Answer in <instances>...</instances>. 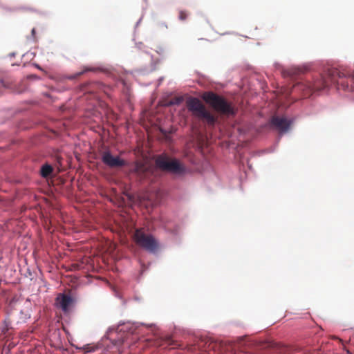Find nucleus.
I'll list each match as a JSON object with an SVG mask.
<instances>
[{"label":"nucleus","instance_id":"obj_1","mask_svg":"<svg viewBox=\"0 0 354 354\" xmlns=\"http://www.w3.org/2000/svg\"><path fill=\"white\" fill-rule=\"evenodd\" d=\"M329 84H335L338 89L354 90V73L341 71L337 68L328 70L327 77L321 76L313 82H299L294 85V91H300L304 97L311 95L313 92L320 91L327 88Z\"/></svg>","mask_w":354,"mask_h":354},{"label":"nucleus","instance_id":"obj_2","mask_svg":"<svg viewBox=\"0 0 354 354\" xmlns=\"http://www.w3.org/2000/svg\"><path fill=\"white\" fill-rule=\"evenodd\" d=\"M202 98L216 112L222 115L231 116L234 115L236 113V109L231 102L212 91L203 93Z\"/></svg>","mask_w":354,"mask_h":354},{"label":"nucleus","instance_id":"obj_3","mask_svg":"<svg viewBox=\"0 0 354 354\" xmlns=\"http://www.w3.org/2000/svg\"><path fill=\"white\" fill-rule=\"evenodd\" d=\"M187 108L192 115L207 122L209 126L214 127L217 118L207 110L205 105L196 97H190L186 102Z\"/></svg>","mask_w":354,"mask_h":354},{"label":"nucleus","instance_id":"obj_4","mask_svg":"<svg viewBox=\"0 0 354 354\" xmlns=\"http://www.w3.org/2000/svg\"><path fill=\"white\" fill-rule=\"evenodd\" d=\"M156 165L160 169L174 174L181 175L186 171L185 165L179 160L175 158L171 159L165 155L158 156L156 160Z\"/></svg>","mask_w":354,"mask_h":354},{"label":"nucleus","instance_id":"obj_5","mask_svg":"<svg viewBox=\"0 0 354 354\" xmlns=\"http://www.w3.org/2000/svg\"><path fill=\"white\" fill-rule=\"evenodd\" d=\"M133 240L138 246L150 252H156L159 247L157 240L152 235L145 234L141 229L135 231Z\"/></svg>","mask_w":354,"mask_h":354},{"label":"nucleus","instance_id":"obj_6","mask_svg":"<svg viewBox=\"0 0 354 354\" xmlns=\"http://www.w3.org/2000/svg\"><path fill=\"white\" fill-rule=\"evenodd\" d=\"M102 162L110 168H120L127 165L126 161L120 156H114L109 150L101 153Z\"/></svg>","mask_w":354,"mask_h":354},{"label":"nucleus","instance_id":"obj_7","mask_svg":"<svg viewBox=\"0 0 354 354\" xmlns=\"http://www.w3.org/2000/svg\"><path fill=\"white\" fill-rule=\"evenodd\" d=\"M272 124L281 132L287 131L291 124V122L284 117L274 116L271 120Z\"/></svg>","mask_w":354,"mask_h":354},{"label":"nucleus","instance_id":"obj_8","mask_svg":"<svg viewBox=\"0 0 354 354\" xmlns=\"http://www.w3.org/2000/svg\"><path fill=\"white\" fill-rule=\"evenodd\" d=\"M56 301L59 307L65 313L69 310L73 304V299L70 295L65 294L59 295Z\"/></svg>","mask_w":354,"mask_h":354},{"label":"nucleus","instance_id":"obj_9","mask_svg":"<svg viewBox=\"0 0 354 354\" xmlns=\"http://www.w3.org/2000/svg\"><path fill=\"white\" fill-rule=\"evenodd\" d=\"M98 70H99V68H96V67L84 66L83 70L82 71L76 73L75 74H74L73 75L68 76L67 78L69 80H74V79L79 77L80 76H81L82 75H83L84 73H85L86 72H88V71L95 72V71H97Z\"/></svg>","mask_w":354,"mask_h":354},{"label":"nucleus","instance_id":"obj_10","mask_svg":"<svg viewBox=\"0 0 354 354\" xmlns=\"http://www.w3.org/2000/svg\"><path fill=\"white\" fill-rule=\"evenodd\" d=\"M53 169L48 164L44 165L40 171L41 176L44 178H48L53 172Z\"/></svg>","mask_w":354,"mask_h":354},{"label":"nucleus","instance_id":"obj_11","mask_svg":"<svg viewBox=\"0 0 354 354\" xmlns=\"http://www.w3.org/2000/svg\"><path fill=\"white\" fill-rule=\"evenodd\" d=\"M147 170L146 165L141 162H136L134 167V171L138 175L144 174Z\"/></svg>","mask_w":354,"mask_h":354},{"label":"nucleus","instance_id":"obj_12","mask_svg":"<svg viewBox=\"0 0 354 354\" xmlns=\"http://www.w3.org/2000/svg\"><path fill=\"white\" fill-rule=\"evenodd\" d=\"M98 348L97 346H91L90 344H86L84 346L83 349L86 353H91L95 351Z\"/></svg>","mask_w":354,"mask_h":354},{"label":"nucleus","instance_id":"obj_13","mask_svg":"<svg viewBox=\"0 0 354 354\" xmlns=\"http://www.w3.org/2000/svg\"><path fill=\"white\" fill-rule=\"evenodd\" d=\"M160 343L158 344L159 346L163 345V342L168 345L172 344V340L169 336H165L164 337L160 338Z\"/></svg>","mask_w":354,"mask_h":354},{"label":"nucleus","instance_id":"obj_14","mask_svg":"<svg viewBox=\"0 0 354 354\" xmlns=\"http://www.w3.org/2000/svg\"><path fill=\"white\" fill-rule=\"evenodd\" d=\"M187 15H187V13L185 11L180 10L179 12V16H178L179 19L181 20V21H184V20H185L187 19Z\"/></svg>","mask_w":354,"mask_h":354},{"label":"nucleus","instance_id":"obj_15","mask_svg":"<svg viewBox=\"0 0 354 354\" xmlns=\"http://www.w3.org/2000/svg\"><path fill=\"white\" fill-rule=\"evenodd\" d=\"M31 32H32V36L34 37L35 34V28H32Z\"/></svg>","mask_w":354,"mask_h":354}]
</instances>
